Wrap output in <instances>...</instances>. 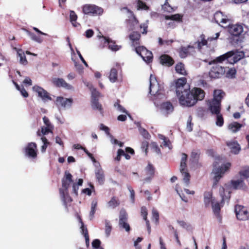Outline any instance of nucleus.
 Segmentation results:
<instances>
[{
    "instance_id": "nucleus-56",
    "label": "nucleus",
    "mask_w": 249,
    "mask_h": 249,
    "mask_svg": "<svg viewBox=\"0 0 249 249\" xmlns=\"http://www.w3.org/2000/svg\"><path fill=\"white\" fill-rule=\"evenodd\" d=\"M236 71L234 68H231L228 70L226 73V76L228 78L234 77Z\"/></svg>"
},
{
    "instance_id": "nucleus-58",
    "label": "nucleus",
    "mask_w": 249,
    "mask_h": 249,
    "mask_svg": "<svg viewBox=\"0 0 249 249\" xmlns=\"http://www.w3.org/2000/svg\"><path fill=\"white\" fill-rule=\"evenodd\" d=\"M91 92V99L96 98L98 99V98L100 96V93L94 88L90 89Z\"/></svg>"
},
{
    "instance_id": "nucleus-35",
    "label": "nucleus",
    "mask_w": 249,
    "mask_h": 249,
    "mask_svg": "<svg viewBox=\"0 0 249 249\" xmlns=\"http://www.w3.org/2000/svg\"><path fill=\"white\" fill-rule=\"evenodd\" d=\"M118 78V70L115 68H112L110 70L108 75L109 81L112 83H115L117 81Z\"/></svg>"
},
{
    "instance_id": "nucleus-29",
    "label": "nucleus",
    "mask_w": 249,
    "mask_h": 249,
    "mask_svg": "<svg viewBox=\"0 0 249 249\" xmlns=\"http://www.w3.org/2000/svg\"><path fill=\"white\" fill-rule=\"evenodd\" d=\"M99 38L102 37L104 38L105 42H107L108 44V48L113 51H116L119 50L121 48V46L117 45L115 44V43L110 40L109 38L105 37L104 36H101L100 35L98 36Z\"/></svg>"
},
{
    "instance_id": "nucleus-11",
    "label": "nucleus",
    "mask_w": 249,
    "mask_h": 249,
    "mask_svg": "<svg viewBox=\"0 0 249 249\" xmlns=\"http://www.w3.org/2000/svg\"><path fill=\"white\" fill-rule=\"evenodd\" d=\"M237 218L241 221L249 219V209L241 205H237L235 208Z\"/></svg>"
},
{
    "instance_id": "nucleus-54",
    "label": "nucleus",
    "mask_w": 249,
    "mask_h": 249,
    "mask_svg": "<svg viewBox=\"0 0 249 249\" xmlns=\"http://www.w3.org/2000/svg\"><path fill=\"white\" fill-rule=\"evenodd\" d=\"M165 19L167 20H179L181 16L179 14H175L171 16H165Z\"/></svg>"
},
{
    "instance_id": "nucleus-43",
    "label": "nucleus",
    "mask_w": 249,
    "mask_h": 249,
    "mask_svg": "<svg viewBox=\"0 0 249 249\" xmlns=\"http://www.w3.org/2000/svg\"><path fill=\"white\" fill-rule=\"evenodd\" d=\"M194 47L191 45H188L187 47H181L179 51V55L181 58H185L188 53V49H193Z\"/></svg>"
},
{
    "instance_id": "nucleus-33",
    "label": "nucleus",
    "mask_w": 249,
    "mask_h": 249,
    "mask_svg": "<svg viewBox=\"0 0 249 249\" xmlns=\"http://www.w3.org/2000/svg\"><path fill=\"white\" fill-rule=\"evenodd\" d=\"M60 194L61 199L65 204L70 202L72 201L71 198L68 194V190H63V189H60Z\"/></svg>"
},
{
    "instance_id": "nucleus-21",
    "label": "nucleus",
    "mask_w": 249,
    "mask_h": 249,
    "mask_svg": "<svg viewBox=\"0 0 249 249\" xmlns=\"http://www.w3.org/2000/svg\"><path fill=\"white\" fill-rule=\"evenodd\" d=\"M96 169L95 174L96 179L100 184H103L105 181V176L104 171L102 169L99 163L95 165Z\"/></svg>"
},
{
    "instance_id": "nucleus-41",
    "label": "nucleus",
    "mask_w": 249,
    "mask_h": 249,
    "mask_svg": "<svg viewBox=\"0 0 249 249\" xmlns=\"http://www.w3.org/2000/svg\"><path fill=\"white\" fill-rule=\"evenodd\" d=\"M211 205L213 211L215 215L219 217V214L220 211V206L219 203L214 200L211 203Z\"/></svg>"
},
{
    "instance_id": "nucleus-52",
    "label": "nucleus",
    "mask_w": 249,
    "mask_h": 249,
    "mask_svg": "<svg viewBox=\"0 0 249 249\" xmlns=\"http://www.w3.org/2000/svg\"><path fill=\"white\" fill-rule=\"evenodd\" d=\"M114 106L118 111L126 113L130 118H131V116L128 114L127 111L122 106H121L118 102H116L114 104Z\"/></svg>"
},
{
    "instance_id": "nucleus-19",
    "label": "nucleus",
    "mask_w": 249,
    "mask_h": 249,
    "mask_svg": "<svg viewBox=\"0 0 249 249\" xmlns=\"http://www.w3.org/2000/svg\"><path fill=\"white\" fill-rule=\"evenodd\" d=\"M228 31L231 35L239 36L243 32V26L240 24H231L228 26Z\"/></svg>"
},
{
    "instance_id": "nucleus-31",
    "label": "nucleus",
    "mask_w": 249,
    "mask_h": 249,
    "mask_svg": "<svg viewBox=\"0 0 249 249\" xmlns=\"http://www.w3.org/2000/svg\"><path fill=\"white\" fill-rule=\"evenodd\" d=\"M129 13L131 15V16L128 19L129 29L131 30L136 29L137 27H138V21L132 13L130 12Z\"/></svg>"
},
{
    "instance_id": "nucleus-12",
    "label": "nucleus",
    "mask_w": 249,
    "mask_h": 249,
    "mask_svg": "<svg viewBox=\"0 0 249 249\" xmlns=\"http://www.w3.org/2000/svg\"><path fill=\"white\" fill-rule=\"evenodd\" d=\"M119 226L121 230H124L126 232H129L130 228L127 223V214L124 209L121 210L119 214Z\"/></svg>"
},
{
    "instance_id": "nucleus-62",
    "label": "nucleus",
    "mask_w": 249,
    "mask_h": 249,
    "mask_svg": "<svg viewBox=\"0 0 249 249\" xmlns=\"http://www.w3.org/2000/svg\"><path fill=\"white\" fill-rule=\"evenodd\" d=\"M151 146L153 150L154 151V152H155L156 153L159 154L160 153V149L156 142H152L151 144Z\"/></svg>"
},
{
    "instance_id": "nucleus-15",
    "label": "nucleus",
    "mask_w": 249,
    "mask_h": 249,
    "mask_svg": "<svg viewBox=\"0 0 249 249\" xmlns=\"http://www.w3.org/2000/svg\"><path fill=\"white\" fill-rule=\"evenodd\" d=\"M25 155L30 158L35 159L37 157V145L35 142H31L27 144L25 148Z\"/></svg>"
},
{
    "instance_id": "nucleus-48",
    "label": "nucleus",
    "mask_w": 249,
    "mask_h": 249,
    "mask_svg": "<svg viewBox=\"0 0 249 249\" xmlns=\"http://www.w3.org/2000/svg\"><path fill=\"white\" fill-rule=\"evenodd\" d=\"M137 125L139 126V131L140 134L143 136V137L146 139H149L150 135L149 133L144 128H142L140 126L139 123H137Z\"/></svg>"
},
{
    "instance_id": "nucleus-63",
    "label": "nucleus",
    "mask_w": 249,
    "mask_h": 249,
    "mask_svg": "<svg viewBox=\"0 0 249 249\" xmlns=\"http://www.w3.org/2000/svg\"><path fill=\"white\" fill-rule=\"evenodd\" d=\"M43 122L46 126L50 128H53V125L50 123L49 119L46 117H44L43 118Z\"/></svg>"
},
{
    "instance_id": "nucleus-2",
    "label": "nucleus",
    "mask_w": 249,
    "mask_h": 249,
    "mask_svg": "<svg viewBox=\"0 0 249 249\" xmlns=\"http://www.w3.org/2000/svg\"><path fill=\"white\" fill-rule=\"evenodd\" d=\"M231 188L235 190L239 189L244 191H246L248 189V187L242 178L231 180L230 185L225 184L224 186H220L219 188V194L222 198V202L229 200L231 197Z\"/></svg>"
},
{
    "instance_id": "nucleus-59",
    "label": "nucleus",
    "mask_w": 249,
    "mask_h": 249,
    "mask_svg": "<svg viewBox=\"0 0 249 249\" xmlns=\"http://www.w3.org/2000/svg\"><path fill=\"white\" fill-rule=\"evenodd\" d=\"M29 35L30 36L32 40L38 43H41L43 41L41 37L36 36L35 34L33 33H29Z\"/></svg>"
},
{
    "instance_id": "nucleus-7",
    "label": "nucleus",
    "mask_w": 249,
    "mask_h": 249,
    "mask_svg": "<svg viewBox=\"0 0 249 249\" xmlns=\"http://www.w3.org/2000/svg\"><path fill=\"white\" fill-rule=\"evenodd\" d=\"M213 65L209 71V76L211 78L216 79L221 77L226 71L227 67L222 66L218 63H213Z\"/></svg>"
},
{
    "instance_id": "nucleus-46",
    "label": "nucleus",
    "mask_w": 249,
    "mask_h": 249,
    "mask_svg": "<svg viewBox=\"0 0 249 249\" xmlns=\"http://www.w3.org/2000/svg\"><path fill=\"white\" fill-rule=\"evenodd\" d=\"M176 71L177 72L182 75H186L187 74L186 71L184 68V66L181 63H178L176 65Z\"/></svg>"
},
{
    "instance_id": "nucleus-45",
    "label": "nucleus",
    "mask_w": 249,
    "mask_h": 249,
    "mask_svg": "<svg viewBox=\"0 0 249 249\" xmlns=\"http://www.w3.org/2000/svg\"><path fill=\"white\" fill-rule=\"evenodd\" d=\"M105 234L107 237H108L110 234L111 230H112V226L110 224V222L108 220H105Z\"/></svg>"
},
{
    "instance_id": "nucleus-16",
    "label": "nucleus",
    "mask_w": 249,
    "mask_h": 249,
    "mask_svg": "<svg viewBox=\"0 0 249 249\" xmlns=\"http://www.w3.org/2000/svg\"><path fill=\"white\" fill-rule=\"evenodd\" d=\"M33 91L36 93L38 96L41 98L44 102L51 100L52 98L50 96L49 93L42 87L35 85L32 88Z\"/></svg>"
},
{
    "instance_id": "nucleus-27",
    "label": "nucleus",
    "mask_w": 249,
    "mask_h": 249,
    "mask_svg": "<svg viewBox=\"0 0 249 249\" xmlns=\"http://www.w3.org/2000/svg\"><path fill=\"white\" fill-rule=\"evenodd\" d=\"M13 49L17 52V55L19 57V63L22 65H27L28 61L26 58L24 51L22 49L16 47H14Z\"/></svg>"
},
{
    "instance_id": "nucleus-14",
    "label": "nucleus",
    "mask_w": 249,
    "mask_h": 249,
    "mask_svg": "<svg viewBox=\"0 0 249 249\" xmlns=\"http://www.w3.org/2000/svg\"><path fill=\"white\" fill-rule=\"evenodd\" d=\"M83 12L85 14L92 15H101L103 12L102 8L92 4H85L83 7Z\"/></svg>"
},
{
    "instance_id": "nucleus-50",
    "label": "nucleus",
    "mask_w": 249,
    "mask_h": 249,
    "mask_svg": "<svg viewBox=\"0 0 249 249\" xmlns=\"http://www.w3.org/2000/svg\"><path fill=\"white\" fill-rule=\"evenodd\" d=\"M13 83L15 85L16 89L20 91V93L24 97H27L28 96V93L25 90V89L22 86L21 88L16 82L13 81Z\"/></svg>"
},
{
    "instance_id": "nucleus-4",
    "label": "nucleus",
    "mask_w": 249,
    "mask_h": 249,
    "mask_svg": "<svg viewBox=\"0 0 249 249\" xmlns=\"http://www.w3.org/2000/svg\"><path fill=\"white\" fill-rule=\"evenodd\" d=\"M225 93L220 89L213 91V99L208 101V106L211 112H218L220 109L221 101L224 97Z\"/></svg>"
},
{
    "instance_id": "nucleus-23",
    "label": "nucleus",
    "mask_w": 249,
    "mask_h": 249,
    "mask_svg": "<svg viewBox=\"0 0 249 249\" xmlns=\"http://www.w3.org/2000/svg\"><path fill=\"white\" fill-rule=\"evenodd\" d=\"M147 177L143 179L144 182H149L154 177L155 168L152 164L148 163L145 169Z\"/></svg>"
},
{
    "instance_id": "nucleus-34",
    "label": "nucleus",
    "mask_w": 249,
    "mask_h": 249,
    "mask_svg": "<svg viewBox=\"0 0 249 249\" xmlns=\"http://www.w3.org/2000/svg\"><path fill=\"white\" fill-rule=\"evenodd\" d=\"M60 194L61 199L65 204L70 202L72 201L71 198L68 194V190H63V189H60Z\"/></svg>"
},
{
    "instance_id": "nucleus-64",
    "label": "nucleus",
    "mask_w": 249,
    "mask_h": 249,
    "mask_svg": "<svg viewBox=\"0 0 249 249\" xmlns=\"http://www.w3.org/2000/svg\"><path fill=\"white\" fill-rule=\"evenodd\" d=\"M178 222L179 225L183 228L189 229L190 227V225L184 221H178Z\"/></svg>"
},
{
    "instance_id": "nucleus-42",
    "label": "nucleus",
    "mask_w": 249,
    "mask_h": 249,
    "mask_svg": "<svg viewBox=\"0 0 249 249\" xmlns=\"http://www.w3.org/2000/svg\"><path fill=\"white\" fill-rule=\"evenodd\" d=\"M239 175L240 178L243 177L244 178H249V167L246 166L243 167L239 172Z\"/></svg>"
},
{
    "instance_id": "nucleus-28",
    "label": "nucleus",
    "mask_w": 249,
    "mask_h": 249,
    "mask_svg": "<svg viewBox=\"0 0 249 249\" xmlns=\"http://www.w3.org/2000/svg\"><path fill=\"white\" fill-rule=\"evenodd\" d=\"M212 191H206L204 193V202L206 207H209L214 201Z\"/></svg>"
},
{
    "instance_id": "nucleus-47",
    "label": "nucleus",
    "mask_w": 249,
    "mask_h": 249,
    "mask_svg": "<svg viewBox=\"0 0 249 249\" xmlns=\"http://www.w3.org/2000/svg\"><path fill=\"white\" fill-rule=\"evenodd\" d=\"M220 109L218 112H212V113L216 115V124L218 126H222L224 123V120L222 115L220 114Z\"/></svg>"
},
{
    "instance_id": "nucleus-30",
    "label": "nucleus",
    "mask_w": 249,
    "mask_h": 249,
    "mask_svg": "<svg viewBox=\"0 0 249 249\" xmlns=\"http://www.w3.org/2000/svg\"><path fill=\"white\" fill-rule=\"evenodd\" d=\"M140 34L137 32H133L130 34L129 38L131 40L132 46L135 47V46L140 44Z\"/></svg>"
},
{
    "instance_id": "nucleus-8",
    "label": "nucleus",
    "mask_w": 249,
    "mask_h": 249,
    "mask_svg": "<svg viewBox=\"0 0 249 249\" xmlns=\"http://www.w3.org/2000/svg\"><path fill=\"white\" fill-rule=\"evenodd\" d=\"M187 155L186 154L183 153L182 154L179 170L181 173L183 182L185 184L186 186H187L189 185L190 183V175L186 169V161L187 160Z\"/></svg>"
},
{
    "instance_id": "nucleus-57",
    "label": "nucleus",
    "mask_w": 249,
    "mask_h": 249,
    "mask_svg": "<svg viewBox=\"0 0 249 249\" xmlns=\"http://www.w3.org/2000/svg\"><path fill=\"white\" fill-rule=\"evenodd\" d=\"M41 139L43 143V145L41 146V150L42 152H44L49 142H48L47 139L44 137H42Z\"/></svg>"
},
{
    "instance_id": "nucleus-5",
    "label": "nucleus",
    "mask_w": 249,
    "mask_h": 249,
    "mask_svg": "<svg viewBox=\"0 0 249 249\" xmlns=\"http://www.w3.org/2000/svg\"><path fill=\"white\" fill-rule=\"evenodd\" d=\"M149 81L150 93L152 95L159 96L160 97L163 96V88L159 84L156 77L152 74L150 75Z\"/></svg>"
},
{
    "instance_id": "nucleus-53",
    "label": "nucleus",
    "mask_w": 249,
    "mask_h": 249,
    "mask_svg": "<svg viewBox=\"0 0 249 249\" xmlns=\"http://www.w3.org/2000/svg\"><path fill=\"white\" fill-rule=\"evenodd\" d=\"M137 9L138 10H147L149 9L146 4L141 0H138L137 3Z\"/></svg>"
},
{
    "instance_id": "nucleus-36",
    "label": "nucleus",
    "mask_w": 249,
    "mask_h": 249,
    "mask_svg": "<svg viewBox=\"0 0 249 249\" xmlns=\"http://www.w3.org/2000/svg\"><path fill=\"white\" fill-rule=\"evenodd\" d=\"M242 124L237 122H234L228 125V128L229 130L233 133H235L239 131L242 127Z\"/></svg>"
},
{
    "instance_id": "nucleus-32",
    "label": "nucleus",
    "mask_w": 249,
    "mask_h": 249,
    "mask_svg": "<svg viewBox=\"0 0 249 249\" xmlns=\"http://www.w3.org/2000/svg\"><path fill=\"white\" fill-rule=\"evenodd\" d=\"M160 59L161 63L167 66H172L174 63L173 59L166 54L161 55Z\"/></svg>"
},
{
    "instance_id": "nucleus-24",
    "label": "nucleus",
    "mask_w": 249,
    "mask_h": 249,
    "mask_svg": "<svg viewBox=\"0 0 249 249\" xmlns=\"http://www.w3.org/2000/svg\"><path fill=\"white\" fill-rule=\"evenodd\" d=\"M72 182V175L69 172L66 171L65 173V176L62 180V189H63V190H68L70 183Z\"/></svg>"
},
{
    "instance_id": "nucleus-39",
    "label": "nucleus",
    "mask_w": 249,
    "mask_h": 249,
    "mask_svg": "<svg viewBox=\"0 0 249 249\" xmlns=\"http://www.w3.org/2000/svg\"><path fill=\"white\" fill-rule=\"evenodd\" d=\"M120 204L119 200L115 197H112L107 203V207L109 208L114 209Z\"/></svg>"
},
{
    "instance_id": "nucleus-6",
    "label": "nucleus",
    "mask_w": 249,
    "mask_h": 249,
    "mask_svg": "<svg viewBox=\"0 0 249 249\" xmlns=\"http://www.w3.org/2000/svg\"><path fill=\"white\" fill-rule=\"evenodd\" d=\"M214 19L218 25L223 28L228 27L231 22L230 15L225 14L221 11H217L215 13Z\"/></svg>"
},
{
    "instance_id": "nucleus-22",
    "label": "nucleus",
    "mask_w": 249,
    "mask_h": 249,
    "mask_svg": "<svg viewBox=\"0 0 249 249\" xmlns=\"http://www.w3.org/2000/svg\"><path fill=\"white\" fill-rule=\"evenodd\" d=\"M160 110L162 114L167 115L173 111L174 107L170 102H164L161 104Z\"/></svg>"
},
{
    "instance_id": "nucleus-3",
    "label": "nucleus",
    "mask_w": 249,
    "mask_h": 249,
    "mask_svg": "<svg viewBox=\"0 0 249 249\" xmlns=\"http://www.w3.org/2000/svg\"><path fill=\"white\" fill-rule=\"evenodd\" d=\"M231 166L230 162H227L225 164L219 166L217 162L213 163V169L211 173L213 184L212 187L214 188L218 184L219 180L224 177L226 172L229 171Z\"/></svg>"
},
{
    "instance_id": "nucleus-26",
    "label": "nucleus",
    "mask_w": 249,
    "mask_h": 249,
    "mask_svg": "<svg viewBox=\"0 0 249 249\" xmlns=\"http://www.w3.org/2000/svg\"><path fill=\"white\" fill-rule=\"evenodd\" d=\"M227 145L231 149V152L234 154L239 153L241 150L240 145L236 141L227 142Z\"/></svg>"
},
{
    "instance_id": "nucleus-61",
    "label": "nucleus",
    "mask_w": 249,
    "mask_h": 249,
    "mask_svg": "<svg viewBox=\"0 0 249 249\" xmlns=\"http://www.w3.org/2000/svg\"><path fill=\"white\" fill-rule=\"evenodd\" d=\"M152 217L154 219H155L156 222H158L159 219V213L157 211V210H156L155 209H153L152 211Z\"/></svg>"
},
{
    "instance_id": "nucleus-20",
    "label": "nucleus",
    "mask_w": 249,
    "mask_h": 249,
    "mask_svg": "<svg viewBox=\"0 0 249 249\" xmlns=\"http://www.w3.org/2000/svg\"><path fill=\"white\" fill-rule=\"evenodd\" d=\"M229 52L231 53L229 55L230 57L229 63L231 64L236 63L245 56L244 52L242 51H231Z\"/></svg>"
},
{
    "instance_id": "nucleus-51",
    "label": "nucleus",
    "mask_w": 249,
    "mask_h": 249,
    "mask_svg": "<svg viewBox=\"0 0 249 249\" xmlns=\"http://www.w3.org/2000/svg\"><path fill=\"white\" fill-rule=\"evenodd\" d=\"M53 128H50L48 126H42L41 127V131L40 132L39 131H38L37 132V135L41 136V133L43 135H47L49 132H52V130Z\"/></svg>"
},
{
    "instance_id": "nucleus-44",
    "label": "nucleus",
    "mask_w": 249,
    "mask_h": 249,
    "mask_svg": "<svg viewBox=\"0 0 249 249\" xmlns=\"http://www.w3.org/2000/svg\"><path fill=\"white\" fill-rule=\"evenodd\" d=\"M91 106L94 109L99 110L102 112V106L98 102V99L96 98L91 99Z\"/></svg>"
},
{
    "instance_id": "nucleus-13",
    "label": "nucleus",
    "mask_w": 249,
    "mask_h": 249,
    "mask_svg": "<svg viewBox=\"0 0 249 249\" xmlns=\"http://www.w3.org/2000/svg\"><path fill=\"white\" fill-rule=\"evenodd\" d=\"M51 82L53 86L57 88H63L66 89L74 90V87L68 83L64 79L58 77L52 78Z\"/></svg>"
},
{
    "instance_id": "nucleus-37",
    "label": "nucleus",
    "mask_w": 249,
    "mask_h": 249,
    "mask_svg": "<svg viewBox=\"0 0 249 249\" xmlns=\"http://www.w3.org/2000/svg\"><path fill=\"white\" fill-rule=\"evenodd\" d=\"M79 222L81 223L80 229H81V232L82 233V234H83L84 235V236H85V238L86 239V244L87 246H88L89 244V238L87 229L84 226V223H83L82 219L80 217H79Z\"/></svg>"
},
{
    "instance_id": "nucleus-25",
    "label": "nucleus",
    "mask_w": 249,
    "mask_h": 249,
    "mask_svg": "<svg viewBox=\"0 0 249 249\" xmlns=\"http://www.w3.org/2000/svg\"><path fill=\"white\" fill-rule=\"evenodd\" d=\"M231 52H227V53L221 55L218 57H217L215 59L213 60V61H210L209 64L210 65H212L213 63H218L220 65L221 63H222L224 61H227L229 63V55L231 54Z\"/></svg>"
},
{
    "instance_id": "nucleus-10",
    "label": "nucleus",
    "mask_w": 249,
    "mask_h": 249,
    "mask_svg": "<svg viewBox=\"0 0 249 249\" xmlns=\"http://www.w3.org/2000/svg\"><path fill=\"white\" fill-rule=\"evenodd\" d=\"M136 53L139 54L142 59L146 63H149L152 61L153 59V54L151 52L147 50L143 46H136L135 48Z\"/></svg>"
},
{
    "instance_id": "nucleus-60",
    "label": "nucleus",
    "mask_w": 249,
    "mask_h": 249,
    "mask_svg": "<svg viewBox=\"0 0 249 249\" xmlns=\"http://www.w3.org/2000/svg\"><path fill=\"white\" fill-rule=\"evenodd\" d=\"M191 121L192 117L189 116L187 122L186 126V129L189 132H191L193 130V124L191 123Z\"/></svg>"
},
{
    "instance_id": "nucleus-17",
    "label": "nucleus",
    "mask_w": 249,
    "mask_h": 249,
    "mask_svg": "<svg viewBox=\"0 0 249 249\" xmlns=\"http://www.w3.org/2000/svg\"><path fill=\"white\" fill-rule=\"evenodd\" d=\"M73 103L72 98H66L62 97H58L56 100V104L58 107L64 108L71 107Z\"/></svg>"
},
{
    "instance_id": "nucleus-1",
    "label": "nucleus",
    "mask_w": 249,
    "mask_h": 249,
    "mask_svg": "<svg viewBox=\"0 0 249 249\" xmlns=\"http://www.w3.org/2000/svg\"><path fill=\"white\" fill-rule=\"evenodd\" d=\"M179 103L184 107H192L195 105L198 100H202L205 97L204 91L200 88H195L190 90L185 89L183 92L177 95Z\"/></svg>"
},
{
    "instance_id": "nucleus-49",
    "label": "nucleus",
    "mask_w": 249,
    "mask_h": 249,
    "mask_svg": "<svg viewBox=\"0 0 249 249\" xmlns=\"http://www.w3.org/2000/svg\"><path fill=\"white\" fill-rule=\"evenodd\" d=\"M158 137L159 139L163 141L162 144L163 146L168 147L169 149H171L170 142L167 138L161 134H159Z\"/></svg>"
},
{
    "instance_id": "nucleus-55",
    "label": "nucleus",
    "mask_w": 249,
    "mask_h": 249,
    "mask_svg": "<svg viewBox=\"0 0 249 249\" xmlns=\"http://www.w3.org/2000/svg\"><path fill=\"white\" fill-rule=\"evenodd\" d=\"M168 0H166L164 4L162 6V9L166 12L170 13L173 11V8L168 4Z\"/></svg>"
},
{
    "instance_id": "nucleus-9",
    "label": "nucleus",
    "mask_w": 249,
    "mask_h": 249,
    "mask_svg": "<svg viewBox=\"0 0 249 249\" xmlns=\"http://www.w3.org/2000/svg\"><path fill=\"white\" fill-rule=\"evenodd\" d=\"M220 33L217 32L215 35L211 37H209L206 40L205 39V36L204 35H201L198 39L197 41L196 42V44L197 45V48L200 50L202 49L203 46H206L207 47L210 45L209 42H211L213 41H214L217 39L219 36Z\"/></svg>"
},
{
    "instance_id": "nucleus-38",
    "label": "nucleus",
    "mask_w": 249,
    "mask_h": 249,
    "mask_svg": "<svg viewBox=\"0 0 249 249\" xmlns=\"http://www.w3.org/2000/svg\"><path fill=\"white\" fill-rule=\"evenodd\" d=\"M70 21L73 27L75 28H78L80 26V24L76 22L77 16L74 11H70Z\"/></svg>"
},
{
    "instance_id": "nucleus-40",
    "label": "nucleus",
    "mask_w": 249,
    "mask_h": 249,
    "mask_svg": "<svg viewBox=\"0 0 249 249\" xmlns=\"http://www.w3.org/2000/svg\"><path fill=\"white\" fill-rule=\"evenodd\" d=\"M97 206V201L96 199L93 200L91 204V209L89 212V219L92 220L94 217V215L96 211Z\"/></svg>"
},
{
    "instance_id": "nucleus-18",
    "label": "nucleus",
    "mask_w": 249,
    "mask_h": 249,
    "mask_svg": "<svg viewBox=\"0 0 249 249\" xmlns=\"http://www.w3.org/2000/svg\"><path fill=\"white\" fill-rule=\"evenodd\" d=\"M176 88L177 95L183 92L184 89H189V85L186 84V78L182 77L178 79L176 82Z\"/></svg>"
}]
</instances>
